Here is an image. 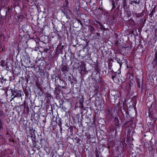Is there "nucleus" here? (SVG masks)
Wrapping results in <instances>:
<instances>
[{
  "instance_id": "nucleus-1",
  "label": "nucleus",
  "mask_w": 157,
  "mask_h": 157,
  "mask_svg": "<svg viewBox=\"0 0 157 157\" xmlns=\"http://www.w3.org/2000/svg\"><path fill=\"white\" fill-rule=\"evenodd\" d=\"M61 71L63 72V74L68 72L69 71V67L67 64H62L61 65Z\"/></svg>"
},
{
  "instance_id": "nucleus-9",
  "label": "nucleus",
  "mask_w": 157,
  "mask_h": 157,
  "mask_svg": "<svg viewBox=\"0 0 157 157\" xmlns=\"http://www.w3.org/2000/svg\"><path fill=\"white\" fill-rule=\"evenodd\" d=\"M96 22L99 24V25H100V28L102 30H104L105 29L104 27L103 26V25L99 21H96Z\"/></svg>"
},
{
  "instance_id": "nucleus-14",
  "label": "nucleus",
  "mask_w": 157,
  "mask_h": 157,
  "mask_svg": "<svg viewBox=\"0 0 157 157\" xmlns=\"http://www.w3.org/2000/svg\"><path fill=\"white\" fill-rule=\"evenodd\" d=\"M117 72H115L112 75V79H113L116 77L117 75Z\"/></svg>"
},
{
  "instance_id": "nucleus-29",
  "label": "nucleus",
  "mask_w": 157,
  "mask_h": 157,
  "mask_svg": "<svg viewBox=\"0 0 157 157\" xmlns=\"http://www.w3.org/2000/svg\"><path fill=\"white\" fill-rule=\"evenodd\" d=\"M99 9H100V10H102V8H100H100H99Z\"/></svg>"
},
{
  "instance_id": "nucleus-5",
  "label": "nucleus",
  "mask_w": 157,
  "mask_h": 157,
  "mask_svg": "<svg viewBox=\"0 0 157 157\" xmlns=\"http://www.w3.org/2000/svg\"><path fill=\"white\" fill-rule=\"evenodd\" d=\"M14 93H15V94L14 96L12 98V99H13L15 97L21 96V94H20L17 90H14Z\"/></svg>"
},
{
  "instance_id": "nucleus-17",
  "label": "nucleus",
  "mask_w": 157,
  "mask_h": 157,
  "mask_svg": "<svg viewBox=\"0 0 157 157\" xmlns=\"http://www.w3.org/2000/svg\"><path fill=\"white\" fill-rule=\"evenodd\" d=\"M96 36H95L96 37H100V34L98 33H97L95 34Z\"/></svg>"
},
{
  "instance_id": "nucleus-23",
  "label": "nucleus",
  "mask_w": 157,
  "mask_h": 157,
  "mask_svg": "<svg viewBox=\"0 0 157 157\" xmlns=\"http://www.w3.org/2000/svg\"><path fill=\"white\" fill-rule=\"evenodd\" d=\"M117 106L118 107H122V106H121V105H120V102H119L118 104H117Z\"/></svg>"
},
{
  "instance_id": "nucleus-32",
  "label": "nucleus",
  "mask_w": 157,
  "mask_h": 157,
  "mask_svg": "<svg viewBox=\"0 0 157 157\" xmlns=\"http://www.w3.org/2000/svg\"><path fill=\"white\" fill-rule=\"evenodd\" d=\"M12 141H13V140Z\"/></svg>"
},
{
  "instance_id": "nucleus-24",
  "label": "nucleus",
  "mask_w": 157,
  "mask_h": 157,
  "mask_svg": "<svg viewBox=\"0 0 157 157\" xmlns=\"http://www.w3.org/2000/svg\"><path fill=\"white\" fill-rule=\"evenodd\" d=\"M46 95L47 97H51V95L50 94H49V93L47 94Z\"/></svg>"
},
{
  "instance_id": "nucleus-25",
  "label": "nucleus",
  "mask_w": 157,
  "mask_h": 157,
  "mask_svg": "<svg viewBox=\"0 0 157 157\" xmlns=\"http://www.w3.org/2000/svg\"><path fill=\"white\" fill-rule=\"evenodd\" d=\"M6 70L8 71H9L10 70V69H9V67L8 66H6Z\"/></svg>"
},
{
  "instance_id": "nucleus-31",
  "label": "nucleus",
  "mask_w": 157,
  "mask_h": 157,
  "mask_svg": "<svg viewBox=\"0 0 157 157\" xmlns=\"http://www.w3.org/2000/svg\"><path fill=\"white\" fill-rule=\"evenodd\" d=\"M85 48V47H84L83 48L84 49Z\"/></svg>"
},
{
  "instance_id": "nucleus-27",
  "label": "nucleus",
  "mask_w": 157,
  "mask_h": 157,
  "mask_svg": "<svg viewBox=\"0 0 157 157\" xmlns=\"http://www.w3.org/2000/svg\"><path fill=\"white\" fill-rule=\"evenodd\" d=\"M96 155V157H99L98 155L97 154V152H96L95 153Z\"/></svg>"
},
{
  "instance_id": "nucleus-18",
  "label": "nucleus",
  "mask_w": 157,
  "mask_h": 157,
  "mask_svg": "<svg viewBox=\"0 0 157 157\" xmlns=\"http://www.w3.org/2000/svg\"><path fill=\"white\" fill-rule=\"evenodd\" d=\"M2 80L1 82L2 83L3 82H6V79L4 78L3 77L2 78Z\"/></svg>"
},
{
  "instance_id": "nucleus-10",
  "label": "nucleus",
  "mask_w": 157,
  "mask_h": 157,
  "mask_svg": "<svg viewBox=\"0 0 157 157\" xmlns=\"http://www.w3.org/2000/svg\"><path fill=\"white\" fill-rule=\"evenodd\" d=\"M134 3H135L136 4H139L140 3V2L139 1L137 2L136 0H133L131 2H130V4L131 5L133 4Z\"/></svg>"
},
{
  "instance_id": "nucleus-21",
  "label": "nucleus",
  "mask_w": 157,
  "mask_h": 157,
  "mask_svg": "<svg viewBox=\"0 0 157 157\" xmlns=\"http://www.w3.org/2000/svg\"><path fill=\"white\" fill-rule=\"evenodd\" d=\"M49 49H48L47 48H45L44 49V52H47L48 50Z\"/></svg>"
},
{
  "instance_id": "nucleus-20",
  "label": "nucleus",
  "mask_w": 157,
  "mask_h": 157,
  "mask_svg": "<svg viewBox=\"0 0 157 157\" xmlns=\"http://www.w3.org/2000/svg\"><path fill=\"white\" fill-rule=\"evenodd\" d=\"M117 63L120 64V67H121V64L119 62V61L120 60V59H118V58H117Z\"/></svg>"
},
{
  "instance_id": "nucleus-2",
  "label": "nucleus",
  "mask_w": 157,
  "mask_h": 157,
  "mask_svg": "<svg viewBox=\"0 0 157 157\" xmlns=\"http://www.w3.org/2000/svg\"><path fill=\"white\" fill-rule=\"evenodd\" d=\"M6 116L5 113L2 110H0V122L1 121L3 120V118Z\"/></svg>"
},
{
  "instance_id": "nucleus-6",
  "label": "nucleus",
  "mask_w": 157,
  "mask_h": 157,
  "mask_svg": "<svg viewBox=\"0 0 157 157\" xmlns=\"http://www.w3.org/2000/svg\"><path fill=\"white\" fill-rule=\"evenodd\" d=\"M88 29L90 30L91 33L95 31V29L94 27L91 25H89L88 26Z\"/></svg>"
},
{
  "instance_id": "nucleus-15",
  "label": "nucleus",
  "mask_w": 157,
  "mask_h": 157,
  "mask_svg": "<svg viewBox=\"0 0 157 157\" xmlns=\"http://www.w3.org/2000/svg\"><path fill=\"white\" fill-rule=\"evenodd\" d=\"M3 129V126L2 124V121H1V122H0V131Z\"/></svg>"
},
{
  "instance_id": "nucleus-3",
  "label": "nucleus",
  "mask_w": 157,
  "mask_h": 157,
  "mask_svg": "<svg viewBox=\"0 0 157 157\" xmlns=\"http://www.w3.org/2000/svg\"><path fill=\"white\" fill-rule=\"evenodd\" d=\"M98 82L101 85H103L104 84V81L102 79V77L99 76V78L97 79Z\"/></svg>"
},
{
  "instance_id": "nucleus-7",
  "label": "nucleus",
  "mask_w": 157,
  "mask_h": 157,
  "mask_svg": "<svg viewBox=\"0 0 157 157\" xmlns=\"http://www.w3.org/2000/svg\"><path fill=\"white\" fill-rule=\"evenodd\" d=\"M155 59H154L153 61L152 62V64L154 65V67H156L157 64V56L156 55L155 56Z\"/></svg>"
},
{
  "instance_id": "nucleus-8",
  "label": "nucleus",
  "mask_w": 157,
  "mask_h": 157,
  "mask_svg": "<svg viewBox=\"0 0 157 157\" xmlns=\"http://www.w3.org/2000/svg\"><path fill=\"white\" fill-rule=\"evenodd\" d=\"M99 89V87L98 86L94 87V92L95 94H97L98 93V91Z\"/></svg>"
},
{
  "instance_id": "nucleus-13",
  "label": "nucleus",
  "mask_w": 157,
  "mask_h": 157,
  "mask_svg": "<svg viewBox=\"0 0 157 157\" xmlns=\"http://www.w3.org/2000/svg\"><path fill=\"white\" fill-rule=\"evenodd\" d=\"M1 65L3 67H5V66L6 65L5 62L3 61H1Z\"/></svg>"
},
{
  "instance_id": "nucleus-16",
  "label": "nucleus",
  "mask_w": 157,
  "mask_h": 157,
  "mask_svg": "<svg viewBox=\"0 0 157 157\" xmlns=\"http://www.w3.org/2000/svg\"><path fill=\"white\" fill-rule=\"evenodd\" d=\"M155 7L154 8H153V9H152V11H151V13L149 14L150 15H152V14L155 13Z\"/></svg>"
},
{
  "instance_id": "nucleus-4",
  "label": "nucleus",
  "mask_w": 157,
  "mask_h": 157,
  "mask_svg": "<svg viewBox=\"0 0 157 157\" xmlns=\"http://www.w3.org/2000/svg\"><path fill=\"white\" fill-rule=\"evenodd\" d=\"M115 124L116 126H119L120 123L118 117H115L114 119Z\"/></svg>"
},
{
  "instance_id": "nucleus-30",
  "label": "nucleus",
  "mask_w": 157,
  "mask_h": 157,
  "mask_svg": "<svg viewBox=\"0 0 157 157\" xmlns=\"http://www.w3.org/2000/svg\"><path fill=\"white\" fill-rule=\"evenodd\" d=\"M10 10V9L9 8L8 9V10Z\"/></svg>"
},
{
  "instance_id": "nucleus-26",
  "label": "nucleus",
  "mask_w": 157,
  "mask_h": 157,
  "mask_svg": "<svg viewBox=\"0 0 157 157\" xmlns=\"http://www.w3.org/2000/svg\"><path fill=\"white\" fill-rule=\"evenodd\" d=\"M12 95L11 96V97H12L13 95L14 96L15 95V93H13V91H12Z\"/></svg>"
},
{
  "instance_id": "nucleus-22",
  "label": "nucleus",
  "mask_w": 157,
  "mask_h": 157,
  "mask_svg": "<svg viewBox=\"0 0 157 157\" xmlns=\"http://www.w3.org/2000/svg\"><path fill=\"white\" fill-rule=\"evenodd\" d=\"M137 84L138 85V86L139 87H140V82H139V81H138L137 82Z\"/></svg>"
},
{
  "instance_id": "nucleus-11",
  "label": "nucleus",
  "mask_w": 157,
  "mask_h": 157,
  "mask_svg": "<svg viewBox=\"0 0 157 157\" xmlns=\"http://www.w3.org/2000/svg\"><path fill=\"white\" fill-rule=\"evenodd\" d=\"M31 139H32L33 142V144H34V143H36V139L35 137H33V136H31L30 137Z\"/></svg>"
},
{
  "instance_id": "nucleus-19",
  "label": "nucleus",
  "mask_w": 157,
  "mask_h": 157,
  "mask_svg": "<svg viewBox=\"0 0 157 157\" xmlns=\"http://www.w3.org/2000/svg\"><path fill=\"white\" fill-rule=\"evenodd\" d=\"M63 13L66 16V17L67 18H68V16L67 15V13L65 11H63Z\"/></svg>"
},
{
  "instance_id": "nucleus-12",
  "label": "nucleus",
  "mask_w": 157,
  "mask_h": 157,
  "mask_svg": "<svg viewBox=\"0 0 157 157\" xmlns=\"http://www.w3.org/2000/svg\"><path fill=\"white\" fill-rule=\"evenodd\" d=\"M112 6H113L112 9H114L115 8L116 6L115 5V2L113 0H112Z\"/></svg>"
},
{
  "instance_id": "nucleus-33",
  "label": "nucleus",
  "mask_w": 157,
  "mask_h": 157,
  "mask_svg": "<svg viewBox=\"0 0 157 157\" xmlns=\"http://www.w3.org/2000/svg\"><path fill=\"white\" fill-rule=\"evenodd\" d=\"M94 79H96V78H94Z\"/></svg>"
},
{
  "instance_id": "nucleus-28",
  "label": "nucleus",
  "mask_w": 157,
  "mask_h": 157,
  "mask_svg": "<svg viewBox=\"0 0 157 157\" xmlns=\"http://www.w3.org/2000/svg\"><path fill=\"white\" fill-rule=\"evenodd\" d=\"M107 111H108V113L110 112V110L109 109H108Z\"/></svg>"
}]
</instances>
